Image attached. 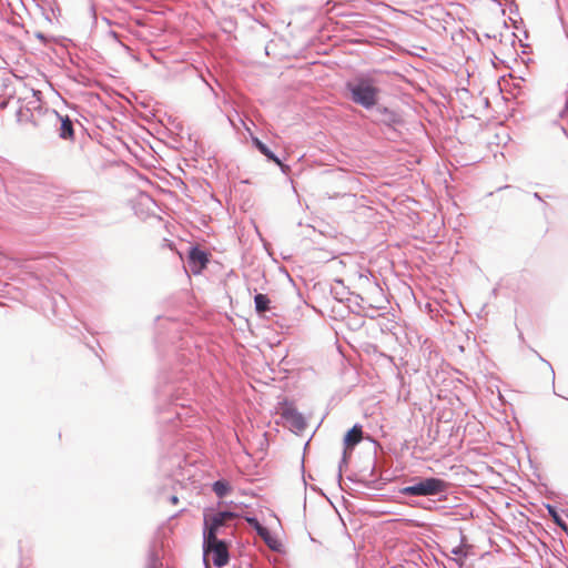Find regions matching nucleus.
<instances>
[{
  "instance_id": "f257e3e1",
  "label": "nucleus",
  "mask_w": 568,
  "mask_h": 568,
  "mask_svg": "<svg viewBox=\"0 0 568 568\" xmlns=\"http://www.w3.org/2000/svg\"><path fill=\"white\" fill-rule=\"evenodd\" d=\"M347 88L351 92L352 100L369 109L377 103L378 89L374 85L369 79H358L355 82L348 83Z\"/></svg>"
},
{
  "instance_id": "f03ea898",
  "label": "nucleus",
  "mask_w": 568,
  "mask_h": 568,
  "mask_svg": "<svg viewBox=\"0 0 568 568\" xmlns=\"http://www.w3.org/2000/svg\"><path fill=\"white\" fill-rule=\"evenodd\" d=\"M239 515L233 511H214L206 508L203 513V539L214 540L217 538L221 528L226 525L229 520L237 518Z\"/></svg>"
},
{
  "instance_id": "7ed1b4c3",
  "label": "nucleus",
  "mask_w": 568,
  "mask_h": 568,
  "mask_svg": "<svg viewBox=\"0 0 568 568\" xmlns=\"http://www.w3.org/2000/svg\"><path fill=\"white\" fill-rule=\"evenodd\" d=\"M447 488V481L440 478L429 477L402 488L400 493L406 496H432L444 493Z\"/></svg>"
},
{
  "instance_id": "20e7f679",
  "label": "nucleus",
  "mask_w": 568,
  "mask_h": 568,
  "mask_svg": "<svg viewBox=\"0 0 568 568\" xmlns=\"http://www.w3.org/2000/svg\"><path fill=\"white\" fill-rule=\"evenodd\" d=\"M203 550L205 555L214 554L213 562L216 567H223L229 562L227 545L219 538H214V540L203 539Z\"/></svg>"
},
{
  "instance_id": "39448f33",
  "label": "nucleus",
  "mask_w": 568,
  "mask_h": 568,
  "mask_svg": "<svg viewBox=\"0 0 568 568\" xmlns=\"http://www.w3.org/2000/svg\"><path fill=\"white\" fill-rule=\"evenodd\" d=\"M209 262L207 254L197 247H193L189 253V263L194 274H200Z\"/></svg>"
},
{
  "instance_id": "423d86ee",
  "label": "nucleus",
  "mask_w": 568,
  "mask_h": 568,
  "mask_svg": "<svg viewBox=\"0 0 568 568\" xmlns=\"http://www.w3.org/2000/svg\"><path fill=\"white\" fill-rule=\"evenodd\" d=\"M363 438L362 427L355 425L352 429L347 432L344 438V443L347 448H352L357 445Z\"/></svg>"
},
{
  "instance_id": "0eeeda50",
  "label": "nucleus",
  "mask_w": 568,
  "mask_h": 568,
  "mask_svg": "<svg viewBox=\"0 0 568 568\" xmlns=\"http://www.w3.org/2000/svg\"><path fill=\"white\" fill-rule=\"evenodd\" d=\"M253 142L257 150L264 154L270 161L276 163L278 166H283L281 160L258 139H253Z\"/></svg>"
},
{
  "instance_id": "6e6552de",
  "label": "nucleus",
  "mask_w": 568,
  "mask_h": 568,
  "mask_svg": "<svg viewBox=\"0 0 568 568\" xmlns=\"http://www.w3.org/2000/svg\"><path fill=\"white\" fill-rule=\"evenodd\" d=\"M61 126H60V136L62 139H73V125L69 116L60 118Z\"/></svg>"
},
{
  "instance_id": "1a4fd4ad",
  "label": "nucleus",
  "mask_w": 568,
  "mask_h": 568,
  "mask_svg": "<svg viewBox=\"0 0 568 568\" xmlns=\"http://www.w3.org/2000/svg\"><path fill=\"white\" fill-rule=\"evenodd\" d=\"M264 541L265 544L272 549V550H275V551H278L281 549V542L277 540V538H275L274 536H272V534L270 532V530L267 528H265L261 535H258Z\"/></svg>"
},
{
  "instance_id": "9d476101",
  "label": "nucleus",
  "mask_w": 568,
  "mask_h": 568,
  "mask_svg": "<svg viewBox=\"0 0 568 568\" xmlns=\"http://www.w3.org/2000/svg\"><path fill=\"white\" fill-rule=\"evenodd\" d=\"M255 308L258 313H264L270 308V298L264 294H256L254 297Z\"/></svg>"
},
{
  "instance_id": "9b49d317",
  "label": "nucleus",
  "mask_w": 568,
  "mask_h": 568,
  "mask_svg": "<svg viewBox=\"0 0 568 568\" xmlns=\"http://www.w3.org/2000/svg\"><path fill=\"white\" fill-rule=\"evenodd\" d=\"M213 491L219 496V497H224L227 493L231 491V486L227 481L225 480H217L213 484Z\"/></svg>"
},
{
  "instance_id": "f8f14e48",
  "label": "nucleus",
  "mask_w": 568,
  "mask_h": 568,
  "mask_svg": "<svg viewBox=\"0 0 568 568\" xmlns=\"http://www.w3.org/2000/svg\"><path fill=\"white\" fill-rule=\"evenodd\" d=\"M246 521L256 530L258 535H261L262 531L265 529V527L262 526L256 518L247 517Z\"/></svg>"
},
{
  "instance_id": "ddd939ff",
  "label": "nucleus",
  "mask_w": 568,
  "mask_h": 568,
  "mask_svg": "<svg viewBox=\"0 0 568 568\" xmlns=\"http://www.w3.org/2000/svg\"><path fill=\"white\" fill-rule=\"evenodd\" d=\"M549 513L551 514V516H552V518L555 519V521H556L558 525H560V526H562V527H564V524L561 523V519H560V517L558 516V514L556 513V510H555L554 508L549 507Z\"/></svg>"
},
{
  "instance_id": "4468645a",
  "label": "nucleus",
  "mask_w": 568,
  "mask_h": 568,
  "mask_svg": "<svg viewBox=\"0 0 568 568\" xmlns=\"http://www.w3.org/2000/svg\"><path fill=\"white\" fill-rule=\"evenodd\" d=\"M171 500H172V503H173V504H178V501H179V499H178V497H176V496H173V497L171 498Z\"/></svg>"
}]
</instances>
